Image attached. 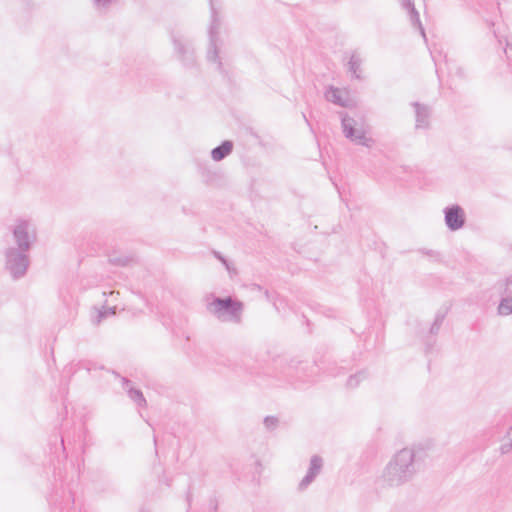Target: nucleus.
<instances>
[{"mask_svg":"<svg viewBox=\"0 0 512 512\" xmlns=\"http://www.w3.org/2000/svg\"><path fill=\"white\" fill-rule=\"evenodd\" d=\"M428 456V450L423 445L399 450L386 467V483L400 486L411 481L425 467Z\"/></svg>","mask_w":512,"mask_h":512,"instance_id":"f257e3e1","label":"nucleus"},{"mask_svg":"<svg viewBox=\"0 0 512 512\" xmlns=\"http://www.w3.org/2000/svg\"><path fill=\"white\" fill-rule=\"evenodd\" d=\"M207 310L221 322L240 323L244 310V304L231 297H213L207 303Z\"/></svg>","mask_w":512,"mask_h":512,"instance_id":"f03ea898","label":"nucleus"},{"mask_svg":"<svg viewBox=\"0 0 512 512\" xmlns=\"http://www.w3.org/2000/svg\"><path fill=\"white\" fill-rule=\"evenodd\" d=\"M29 251L17 249L14 246L6 248L5 269L8 271L12 279L18 280L26 275L30 265Z\"/></svg>","mask_w":512,"mask_h":512,"instance_id":"7ed1b4c3","label":"nucleus"},{"mask_svg":"<svg viewBox=\"0 0 512 512\" xmlns=\"http://www.w3.org/2000/svg\"><path fill=\"white\" fill-rule=\"evenodd\" d=\"M211 6V23L208 30L209 46L206 54L208 62L216 64L218 71H223V64L219 57V46L221 44L219 30L221 26L219 15L214 7L213 1L210 0Z\"/></svg>","mask_w":512,"mask_h":512,"instance_id":"20e7f679","label":"nucleus"},{"mask_svg":"<svg viewBox=\"0 0 512 512\" xmlns=\"http://www.w3.org/2000/svg\"><path fill=\"white\" fill-rule=\"evenodd\" d=\"M338 114L341 118L343 134L347 139L358 145L372 146L373 139L367 136L366 129L356 119L349 116L346 112H339Z\"/></svg>","mask_w":512,"mask_h":512,"instance_id":"39448f33","label":"nucleus"},{"mask_svg":"<svg viewBox=\"0 0 512 512\" xmlns=\"http://www.w3.org/2000/svg\"><path fill=\"white\" fill-rule=\"evenodd\" d=\"M13 239L17 249L30 251L36 241V228L30 220L18 219L12 228Z\"/></svg>","mask_w":512,"mask_h":512,"instance_id":"423d86ee","label":"nucleus"},{"mask_svg":"<svg viewBox=\"0 0 512 512\" xmlns=\"http://www.w3.org/2000/svg\"><path fill=\"white\" fill-rule=\"evenodd\" d=\"M172 44L174 46L177 58L186 68H193L196 66V55L193 43L190 40L184 39L182 36L172 33Z\"/></svg>","mask_w":512,"mask_h":512,"instance_id":"0eeeda50","label":"nucleus"},{"mask_svg":"<svg viewBox=\"0 0 512 512\" xmlns=\"http://www.w3.org/2000/svg\"><path fill=\"white\" fill-rule=\"evenodd\" d=\"M324 98L326 101L343 108H354L357 104L355 99L350 96L348 89H340L332 85L326 88Z\"/></svg>","mask_w":512,"mask_h":512,"instance_id":"6e6552de","label":"nucleus"},{"mask_svg":"<svg viewBox=\"0 0 512 512\" xmlns=\"http://www.w3.org/2000/svg\"><path fill=\"white\" fill-rule=\"evenodd\" d=\"M443 213L445 224L450 231H457L464 227L466 215L460 205H449L444 208Z\"/></svg>","mask_w":512,"mask_h":512,"instance_id":"1a4fd4ad","label":"nucleus"},{"mask_svg":"<svg viewBox=\"0 0 512 512\" xmlns=\"http://www.w3.org/2000/svg\"><path fill=\"white\" fill-rule=\"evenodd\" d=\"M323 468V459L318 455H313L310 459V465L306 475L299 482L298 490L304 491L316 479Z\"/></svg>","mask_w":512,"mask_h":512,"instance_id":"9d476101","label":"nucleus"},{"mask_svg":"<svg viewBox=\"0 0 512 512\" xmlns=\"http://www.w3.org/2000/svg\"><path fill=\"white\" fill-rule=\"evenodd\" d=\"M398 1H399L400 5L402 6V8L407 11L411 25L413 27H416L419 30L425 43H427L425 29L420 21L419 13L416 10L413 1L412 0H398Z\"/></svg>","mask_w":512,"mask_h":512,"instance_id":"9b49d317","label":"nucleus"},{"mask_svg":"<svg viewBox=\"0 0 512 512\" xmlns=\"http://www.w3.org/2000/svg\"><path fill=\"white\" fill-rule=\"evenodd\" d=\"M415 109V126L417 129H427L430 125L431 108L419 102H413Z\"/></svg>","mask_w":512,"mask_h":512,"instance_id":"f8f14e48","label":"nucleus"},{"mask_svg":"<svg viewBox=\"0 0 512 512\" xmlns=\"http://www.w3.org/2000/svg\"><path fill=\"white\" fill-rule=\"evenodd\" d=\"M121 380H122L123 388L126 389L129 398L140 407L146 406V399H145L142 391L131 386L130 385L131 382L129 379L122 377Z\"/></svg>","mask_w":512,"mask_h":512,"instance_id":"ddd939ff","label":"nucleus"},{"mask_svg":"<svg viewBox=\"0 0 512 512\" xmlns=\"http://www.w3.org/2000/svg\"><path fill=\"white\" fill-rule=\"evenodd\" d=\"M233 151V142L230 140L223 141L219 146L211 150V158L214 161H221L229 156Z\"/></svg>","mask_w":512,"mask_h":512,"instance_id":"4468645a","label":"nucleus"},{"mask_svg":"<svg viewBox=\"0 0 512 512\" xmlns=\"http://www.w3.org/2000/svg\"><path fill=\"white\" fill-rule=\"evenodd\" d=\"M361 65L362 58L359 52L353 51L350 55L349 61L347 63L348 71L352 74V77L355 79H361Z\"/></svg>","mask_w":512,"mask_h":512,"instance_id":"2eb2a0df","label":"nucleus"},{"mask_svg":"<svg viewBox=\"0 0 512 512\" xmlns=\"http://www.w3.org/2000/svg\"><path fill=\"white\" fill-rule=\"evenodd\" d=\"M499 452L502 455H507L512 453V425L507 429L502 444L499 447Z\"/></svg>","mask_w":512,"mask_h":512,"instance_id":"dca6fc26","label":"nucleus"},{"mask_svg":"<svg viewBox=\"0 0 512 512\" xmlns=\"http://www.w3.org/2000/svg\"><path fill=\"white\" fill-rule=\"evenodd\" d=\"M446 313L447 311L446 310H439L436 315H435V319L430 327V331L429 333L431 335H437L440 331V328L443 324V321L446 317Z\"/></svg>","mask_w":512,"mask_h":512,"instance_id":"f3484780","label":"nucleus"},{"mask_svg":"<svg viewBox=\"0 0 512 512\" xmlns=\"http://www.w3.org/2000/svg\"><path fill=\"white\" fill-rule=\"evenodd\" d=\"M368 378V373L366 371H360L354 375H351L347 380V387L350 389H354L359 386V384Z\"/></svg>","mask_w":512,"mask_h":512,"instance_id":"a211bd4d","label":"nucleus"},{"mask_svg":"<svg viewBox=\"0 0 512 512\" xmlns=\"http://www.w3.org/2000/svg\"><path fill=\"white\" fill-rule=\"evenodd\" d=\"M498 313L503 316H508L512 313V296L502 297L498 306Z\"/></svg>","mask_w":512,"mask_h":512,"instance_id":"6ab92c4d","label":"nucleus"},{"mask_svg":"<svg viewBox=\"0 0 512 512\" xmlns=\"http://www.w3.org/2000/svg\"><path fill=\"white\" fill-rule=\"evenodd\" d=\"M118 0H92L93 7L98 12H107Z\"/></svg>","mask_w":512,"mask_h":512,"instance_id":"aec40b11","label":"nucleus"},{"mask_svg":"<svg viewBox=\"0 0 512 512\" xmlns=\"http://www.w3.org/2000/svg\"><path fill=\"white\" fill-rule=\"evenodd\" d=\"M278 423H279L278 418H276L274 416H267L264 418V421H263L265 428L269 431L275 430L278 426Z\"/></svg>","mask_w":512,"mask_h":512,"instance_id":"412c9836","label":"nucleus"},{"mask_svg":"<svg viewBox=\"0 0 512 512\" xmlns=\"http://www.w3.org/2000/svg\"><path fill=\"white\" fill-rule=\"evenodd\" d=\"M512 284V276L505 278L502 282L498 283L500 293L502 295L511 293L510 285Z\"/></svg>","mask_w":512,"mask_h":512,"instance_id":"4be33fe9","label":"nucleus"},{"mask_svg":"<svg viewBox=\"0 0 512 512\" xmlns=\"http://www.w3.org/2000/svg\"><path fill=\"white\" fill-rule=\"evenodd\" d=\"M215 257L220 260L230 274L236 273V270L231 267L230 263L219 252L214 251Z\"/></svg>","mask_w":512,"mask_h":512,"instance_id":"5701e85b","label":"nucleus"},{"mask_svg":"<svg viewBox=\"0 0 512 512\" xmlns=\"http://www.w3.org/2000/svg\"><path fill=\"white\" fill-rule=\"evenodd\" d=\"M130 259L128 257H110L109 262L114 265L126 266Z\"/></svg>","mask_w":512,"mask_h":512,"instance_id":"b1692460","label":"nucleus"},{"mask_svg":"<svg viewBox=\"0 0 512 512\" xmlns=\"http://www.w3.org/2000/svg\"><path fill=\"white\" fill-rule=\"evenodd\" d=\"M421 253H423L424 255L434 259V260H439L440 258V254L437 252V251H434V250H421Z\"/></svg>","mask_w":512,"mask_h":512,"instance_id":"393cba45","label":"nucleus"},{"mask_svg":"<svg viewBox=\"0 0 512 512\" xmlns=\"http://www.w3.org/2000/svg\"><path fill=\"white\" fill-rule=\"evenodd\" d=\"M115 310L116 308L113 307V308H108V309H105L104 311H100L99 312V318H104L106 317L108 314H111V315H114L115 314Z\"/></svg>","mask_w":512,"mask_h":512,"instance_id":"a878e982","label":"nucleus"},{"mask_svg":"<svg viewBox=\"0 0 512 512\" xmlns=\"http://www.w3.org/2000/svg\"><path fill=\"white\" fill-rule=\"evenodd\" d=\"M505 53L508 59H512V43L507 42Z\"/></svg>","mask_w":512,"mask_h":512,"instance_id":"bb28decb","label":"nucleus"},{"mask_svg":"<svg viewBox=\"0 0 512 512\" xmlns=\"http://www.w3.org/2000/svg\"><path fill=\"white\" fill-rule=\"evenodd\" d=\"M456 74H457V76H459L460 78H465V77H466L465 70H464L462 67H458V68L456 69Z\"/></svg>","mask_w":512,"mask_h":512,"instance_id":"cd10ccee","label":"nucleus"},{"mask_svg":"<svg viewBox=\"0 0 512 512\" xmlns=\"http://www.w3.org/2000/svg\"><path fill=\"white\" fill-rule=\"evenodd\" d=\"M303 118H304V120L306 121V123L309 125V122H308V120H307V118H306V115H305V114H303Z\"/></svg>","mask_w":512,"mask_h":512,"instance_id":"c85d7f7f","label":"nucleus"},{"mask_svg":"<svg viewBox=\"0 0 512 512\" xmlns=\"http://www.w3.org/2000/svg\"><path fill=\"white\" fill-rule=\"evenodd\" d=\"M306 367H308V364L306 365ZM309 367H310L311 369H313V368H315V364H311V365H309Z\"/></svg>","mask_w":512,"mask_h":512,"instance_id":"c756f323","label":"nucleus"}]
</instances>
